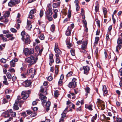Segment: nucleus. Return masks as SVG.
I'll return each mask as SVG.
<instances>
[{"mask_svg":"<svg viewBox=\"0 0 122 122\" xmlns=\"http://www.w3.org/2000/svg\"><path fill=\"white\" fill-rule=\"evenodd\" d=\"M34 17V16L33 14H31L29 13L28 15V18H30V19H32Z\"/></svg>","mask_w":122,"mask_h":122,"instance_id":"4c0bfd02","label":"nucleus"},{"mask_svg":"<svg viewBox=\"0 0 122 122\" xmlns=\"http://www.w3.org/2000/svg\"><path fill=\"white\" fill-rule=\"evenodd\" d=\"M0 62L2 63H5L6 61V60L4 58H2L0 60Z\"/></svg>","mask_w":122,"mask_h":122,"instance_id":"5fc2aeb1","label":"nucleus"},{"mask_svg":"<svg viewBox=\"0 0 122 122\" xmlns=\"http://www.w3.org/2000/svg\"><path fill=\"white\" fill-rule=\"evenodd\" d=\"M58 48V43H56L55 44L54 50Z\"/></svg>","mask_w":122,"mask_h":122,"instance_id":"680f3d73","label":"nucleus"},{"mask_svg":"<svg viewBox=\"0 0 122 122\" xmlns=\"http://www.w3.org/2000/svg\"><path fill=\"white\" fill-rule=\"evenodd\" d=\"M68 16L69 19H70L71 16V11L70 10H68Z\"/></svg>","mask_w":122,"mask_h":122,"instance_id":"72a5a7b5","label":"nucleus"},{"mask_svg":"<svg viewBox=\"0 0 122 122\" xmlns=\"http://www.w3.org/2000/svg\"><path fill=\"white\" fill-rule=\"evenodd\" d=\"M30 36L28 34L26 36L25 38H24V40H22L25 44H30L31 42Z\"/></svg>","mask_w":122,"mask_h":122,"instance_id":"39448f33","label":"nucleus"},{"mask_svg":"<svg viewBox=\"0 0 122 122\" xmlns=\"http://www.w3.org/2000/svg\"><path fill=\"white\" fill-rule=\"evenodd\" d=\"M8 71H10L11 72H15V69L13 68H10L9 69Z\"/></svg>","mask_w":122,"mask_h":122,"instance_id":"8fccbe9b","label":"nucleus"},{"mask_svg":"<svg viewBox=\"0 0 122 122\" xmlns=\"http://www.w3.org/2000/svg\"><path fill=\"white\" fill-rule=\"evenodd\" d=\"M83 44L81 45V48L83 49H86L87 47V45L88 43V41H83Z\"/></svg>","mask_w":122,"mask_h":122,"instance_id":"f8f14e48","label":"nucleus"},{"mask_svg":"<svg viewBox=\"0 0 122 122\" xmlns=\"http://www.w3.org/2000/svg\"><path fill=\"white\" fill-rule=\"evenodd\" d=\"M103 11L104 15H106L107 12V8H106L104 7L103 9Z\"/></svg>","mask_w":122,"mask_h":122,"instance_id":"c9c22d12","label":"nucleus"},{"mask_svg":"<svg viewBox=\"0 0 122 122\" xmlns=\"http://www.w3.org/2000/svg\"><path fill=\"white\" fill-rule=\"evenodd\" d=\"M24 51L25 55H29V49L28 48H25L24 50Z\"/></svg>","mask_w":122,"mask_h":122,"instance_id":"a211bd4d","label":"nucleus"},{"mask_svg":"<svg viewBox=\"0 0 122 122\" xmlns=\"http://www.w3.org/2000/svg\"><path fill=\"white\" fill-rule=\"evenodd\" d=\"M15 62L13 59L10 62V64L11 67H14L15 66Z\"/></svg>","mask_w":122,"mask_h":122,"instance_id":"aec40b11","label":"nucleus"},{"mask_svg":"<svg viewBox=\"0 0 122 122\" xmlns=\"http://www.w3.org/2000/svg\"><path fill=\"white\" fill-rule=\"evenodd\" d=\"M58 68L56 66L55 69V73L56 75H57L58 74L59 70H58Z\"/></svg>","mask_w":122,"mask_h":122,"instance_id":"864d4df0","label":"nucleus"},{"mask_svg":"<svg viewBox=\"0 0 122 122\" xmlns=\"http://www.w3.org/2000/svg\"><path fill=\"white\" fill-rule=\"evenodd\" d=\"M46 100H43L42 102V104L43 106H46Z\"/></svg>","mask_w":122,"mask_h":122,"instance_id":"0e129e2a","label":"nucleus"},{"mask_svg":"<svg viewBox=\"0 0 122 122\" xmlns=\"http://www.w3.org/2000/svg\"><path fill=\"white\" fill-rule=\"evenodd\" d=\"M36 10L35 9H34L31 10L30 11L29 13L31 14H34V13H36Z\"/></svg>","mask_w":122,"mask_h":122,"instance_id":"c756f323","label":"nucleus"},{"mask_svg":"<svg viewBox=\"0 0 122 122\" xmlns=\"http://www.w3.org/2000/svg\"><path fill=\"white\" fill-rule=\"evenodd\" d=\"M54 96L55 97H57L59 95V91L57 90H56L54 92Z\"/></svg>","mask_w":122,"mask_h":122,"instance_id":"cd10ccee","label":"nucleus"},{"mask_svg":"<svg viewBox=\"0 0 122 122\" xmlns=\"http://www.w3.org/2000/svg\"><path fill=\"white\" fill-rule=\"evenodd\" d=\"M107 89L106 86L105 85H104L103 87L102 90L103 92L105 94H106L107 93Z\"/></svg>","mask_w":122,"mask_h":122,"instance_id":"6ab92c4d","label":"nucleus"},{"mask_svg":"<svg viewBox=\"0 0 122 122\" xmlns=\"http://www.w3.org/2000/svg\"><path fill=\"white\" fill-rule=\"evenodd\" d=\"M112 19L113 20V22L114 24H115L116 23V20L115 18L114 17V15L113 14L112 15Z\"/></svg>","mask_w":122,"mask_h":122,"instance_id":"09e8293b","label":"nucleus"},{"mask_svg":"<svg viewBox=\"0 0 122 122\" xmlns=\"http://www.w3.org/2000/svg\"><path fill=\"white\" fill-rule=\"evenodd\" d=\"M10 116V114L8 112H5L4 116L5 117H9Z\"/></svg>","mask_w":122,"mask_h":122,"instance_id":"f704fd0d","label":"nucleus"},{"mask_svg":"<svg viewBox=\"0 0 122 122\" xmlns=\"http://www.w3.org/2000/svg\"><path fill=\"white\" fill-rule=\"evenodd\" d=\"M85 90L86 92L87 93L86 94V95L87 96V93H89L90 92V89L89 87H87L85 88Z\"/></svg>","mask_w":122,"mask_h":122,"instance_id":"412c9836","label":"nucleus"},{"mask_svg":"<svg viewBox=\"0 0 122 122\" xmlns=\"http://www.w3.org/2000/svg\"><path fill=\"white\" fill-rule=\"evenodd\" d=\"M77 79L73 78L71 81L68 84V87L70 88H76L77 86V82L76 81Z\"/></svg>","mask_w":122,"mask_h":122,"instance_id":"f257e3e1","label":"nucleus"},{"mask_svg":"<svg viewBox=\"0 0 122 122\" xmlns=\"http://www.w3.org/2000/svg\"><path fill=\"white\" fill-rule=\"evenodd\" d=\"M7 76L8 79H10L11 77V76L10 72H8L7 74Z\"/></svg>","mask_w":122,"mask_h":122,"instance_id":"ea45409f","label":"nucleus"},{"mask_svg":"<svg viewBox=\"0 0 122 122\" xmlns=\"http://www.w3.org/2000/svg\"><path fill=\"white\" fill-rule=\"evenodd\" d=\"M10 14V12L9 11H6L5 15V18L6 17H8Z\"/></svg>","mask_w":122,"mask_h":122,"instance_id":"58836bf2","label":"nucleus"},{"mask_svg":"<svg viewBox=\"0 0 122 122\" xmlns=\"http://www.w3.org/2000/svg\"><path fill=\"white\" fill-rule=\"evenodd\" d=\"M71 30L68 27L66 30V35L67 36H69L71 35Z\"/></svg>","mask_w":122,"mask_h":122,"instance_id":"4468645a","label":"nucleus"},{"mask_svg":"<svg viewBox=\"0 0 122 122\" xmlns=\"http://www.w3.org/2000/svg\"><path fill=\"white\" fill-rule=\"evenodd\" d=\"M114 122H122V120L121 118H117L116 121H114Z\"/></svg>","mask_w":122,"mask_h":122,"instance_id":"603ef678","label":"nucleus"},{"mask_svg":"<svg viewBox=\"0 0 122 122\" xmlns=\"http://www.w3.org/2000/svg\"><path fill=\"white\" fill-rule=\"evenodd\" d=\"M10 115L12 116L13 117H15L16 116V113L15 112H13L11 113Z\"/></svg>","mask_w":122,"mask_h":122,"instance_id":"338daca9","label":"nucleus"},{"mask_svg":"<svg viewBox=\"0 0 122 122\" xmlns=\"http://www.w3.org/2000/svg\"><path fill=\"white\" fill-rule=\"evenodd\" d=\"M26 35V33L24 30H23L21 33V35L22 36L21 40H24V38Z\"/></svg>","mask_w":122,"mask_h":122,"instance_id":"2eb2a0df","label":"nucleus"},{"mask_svg":"<svg viewBox=\"0 0 122 122\" xmlns=\"http://www.w3.org/2000/svg\"><path fill=\"white\" fill-rule=\"evenodd\" d=\"M70 52L72 56H75V50L74 49L71 48L70 50Z\"/></svg>","mask_w":122,"mask_h":122,"instance_id":"a878e982","label":"nucleus"},{"mask_svg":"<svg viewBox=\"0 0 122 122\" xmlns=\"http://www.w3.org/2000/svg\"><path fill=\"white\" fill-rule=\"evenodd\" d=\"M51 31L53 32L55 29V25L54 24H52L51 25Z\"/></svg>","mask_w":122,"mask_h":122,"instance_id":"c03bdc74","label":"nucleus"},{"mask_svg":"<svg viewBox=\"0 0 122 122\" xmlns=\"http://www.w3.org/2000/svg\"><path fill=\"white\" fill-rule=\"evenodd\" d=\"M34 52V49L33 48H31L29 50V55L33 54Z\"/></svg>","mask_w":122,"mask_h":122,"instance_id":"2f4dec72","label":"nucleus"},{"mask_svg":"<svg viewBox=\"0 0 122 122\" xmlns=\"http://www.w3.org/2000/svg\"><path fill=\"white\" fill-rule=\"evenodd\" d=\"M10 30L12 32L14 33H16L17 32V30L13 28H11L10 29Z\"/></svg>","mask_w":122,"mask_h":122,"instance_id":"49530a36","label":"nucleus"},{"mask_svg":"<svg viewBox=\"0 0 122 122\" xmlns=\"http://www.w3.org/2000/svg\"><path fill=\"white\" fill-rule=\"evenodd\" d=\"M34 56L32 55L30 56L29 57H28L25 59L26 61L30 63L28 64L29 66H31L35 64V61H33Z\"/></svg>","mask_w":122,"mask_h":122,"instance_id":"f03ea898","label":"nucleus"},{"mask_svg":"<svg viewBox=\"0 0 122 122\" xmlns=\"http://www.w3.org/2000/svg\"><path fill=\"white\" fill-rule=\"evenodd\" d=\"M68 107H66L63 111V112L62 113V116L61 117L62 118H64L66 117V113L68 111H72L71 109L70 108L69 109H70L69 110H68Z\"/></svg>","mask_w":122,"mask_h":122,"instance_id":"1a4fd4ad","label":"nucleus"},{"mask_svg":"<svg viewBox=\"0 0 122 122\" xmlns=\"http://www.w3.org/2000/svg\"><path fill=\"white\" fill-rule=\"evenodd\" d=\"M98 47H97L96 48L95 53L96 54V58L98 56Z\"/></svg>","mask_w":122,"mask_h":122,"instance_id":"37998d69","label":"nucleus"},{"mask_svg":"<svg viewBox=\"0 0 122 122\" xmlns=\"http://www.w3.org/2000/svg\"><path fill=\"white\" fill-rule=\"evenodd\" d=\"M73 72L72 71H70L67 73L66 75V78H68L72 76Z\"/></svg>","mask_w":122,"mask_h":122,"instance_id":"5701e85b","label":"nucleus"},{"mask_svg":"<svg viewBox=\"0 0 122 122\" xmlns=\"http://www.w3.org/2000/svg\"><path fill=\"white\" fill-rule=\"evenodd\" d=\"M5 20L2 21V22H5V24H7L9 21V20L8 19L6 18V17L5 18Z\"/></svg>","mask_w":122,"mask_h":122,"instance_id":"a18cd8bd","label":"nucleus"},{"mask_svg":"<svg viewBox=\"0 0 122 122\" xmlns=\"http://www.w3.org/2000/svg\"><path fill=\"white\" fill-rule=\"evenodd\" d=\"M9 32L8 30H4L3 31V33L6 35L5 36L7 38H9V40L12 41L15 39V37H13V34H9Z\"/></svg>","mask_w":122,"mask_h":122,"instance_id":"7ed1b4c3","label":"nucleus"},{"mask_svg":"<svg viewBox=\"0 0 122 122\" xmlns=\"http://www.w3.org/2000/svg\"><path fill=\"white\" fill-rule=\"evenodd\" d=\"M9 6L12 7L13 5H15V3L13 1H10L8 4Z\"/></svg>","mask_w":122,"mask_h":122,"instance_id":"4be33fe9","label":"nucleus"},{"mask_svg":"<svg viewBox=\"0 0 122 122\" xmlns=\"http://www.w3.org/2000/svg\"><path fill=\"white\" fill-rule=\"evenodd\" d=\"M54 62V59H50V62L49 63V65L51 66L52 64V63Z\"/></svg>","mask_w":122,"mask_h":122,"instance_id":"e433bc0d","label":"nucleus"},{"mask_svg":"<svg viewBox=\"0 0 122 122\" xmlns=\"http://www.w3.org/2000/svg\"><path fill=\"white\" fill-rule=\"evenodd\" d=\"M97 107H105V103L103 101L99 98L97 99Z\"/></svg>","mask_w":122,"mask_h":122,"instance_id":"423d86ee","label":"nucleus"},{"mask_svg":"<svg viewBox=\"0 0 122 122\" xmlns=\"http://www.w3.org/2000/svg\"><path fill=\"white\" fill-rule=\"evenodd\" d=\"M39 38L41 40H43L45 38L44 36L43 35H41L40 36Z\"/></svg>","mask_w":122,"mask_h":122,"instance_id":"4d7b16f0","label":"nucleus"},{"mask_svg":"<svg viewBox=\"0 0 122 122\" xmlns=\"http://www.w3.org/2000/svg\"><path fill=\"white\" fill-rule=\"evenodd\" d=\"M99 5L98 4L95 7V10L96 12L97 13L98 10H99Z\"/></svg>","mask_w":122,"mask_h":122,"instance_id":"7c9ffc66","label":"nucleus"},{"mask_svg":"<svg viewBox=\"0 0 122 122\" xmlns=\"http://www.w3.org/2000/svg\"><path fill=\"white\" fill-rule=\"evenodd\" d=\"M66 44L67 46H72V45L70 43L69 40H66Z\"/></svg>","mask_w":122,"mask_h":122,"instance_id":"c85d7f7f","label":"nucleus"},{"mask_svg":"<svg viewBox=\"0 0 122 122\" xmlns=\"http://www.w3.org/2000/svg\"><path fill=\"white\" fill-rule=\"evenodd\" d=\"M46 16V18L48 20L50 21L52 20L53 19V18L52 16Z\"/></svg>","mask_w":122,"mask_h":122,"instance_id":"79ce46f5","label":"nucleus"},{"mask_svg":"<svg viewBox=\"0 0 122 122\" xmlns=\"http://www.w3.org/2000/svg\"><path fill=\"white\" fill-rule=\"evenodd\" d=\"M117 43L118 44L117 47H118L120 49H121L122 46V38L120 37L118 39Z\"/></svg>","mask_w":122,"mask_h":122,"instance_id":"6e6552de","label":"nucleus"},{"mask_svg":"<svg viewBox=\"0 0 122 122\" xmlns=\"http://www.w3.org/2000/svg\"><path fill=\"white\" fill-rule=\"evenodd\" d=\"M19 98H18L17 100H16L15 101V103L14 104V105L13 107H18V106H19L20 107H21V105L23 104L25 101L20 100Z\"/></svg>","mask_w":122,"mask_h":122,"instance_id":"20e7f679","label":"nucleus"},{"mask_svg":"<svg viewBox=\"0 0 122 122\" xmlns=\"http://www.w3.org/2000/svg\"><path fill=\"white\" fill-rule=\"evenodd\" d=\"M54 50L56 53L60 55L62 53V52L59 48L55 49Z\"/></svg>","mask_w":122,"mask_h":122,"instance_id":"b1692460","label":"nucleus"},{"mask_svg":"<svg viewBox=\"0 0 122 122\" xmlns=\"http://www.w3.org/2000/svg\"><path fill=\"white\" fill-rule=\"evenodd\" d=\"M97 114H96L92 118L91 120L92 122H94V120H96L97 117Z\"/></svg>","mask_w":122,"mask_h":122,"instance_id":"bb28decb","label":"nucleus"},{"mask_svg":"<svg viewBox=\"0 0 122 122\" xmlns=\"http://www.w3.org/2000/svg\"><path fill=\"white\" fill-rule=\"evenodd\" d=\"M39 96L40 99L42 100L44 99H46L47 98V97L44 95H43L41 93H40L39 94Z\"/></svg>","mask_w":122,"mask_h":122,"instance_id":"dca6fc26","label":"nucleus"},{"mask_svg":"<svg viewBox=\"0 0 122 122\" xmlns=\"http://www.w3.org/2000/svg\"><path fill=\"white\" fill-rule=\"evenodd\" d=\"M51 103L50 101H48L46 102V107H50L51 105Z\"/></svg>","mask_w":122,"mask_h":122,"instance_id":"3c124183","label":"nucleus"},{"mask_svg":"<svg viewBox=\"0 0 122 122\" xmlns=\"http://www.w3.org/2000/svg\"><path fill=\"white\" fill-rule=\"evenodd\" d=\"M47 7L48 8V10H52L51 4H48L47 5Z\"/></svg>","mask_w":122,"mask_h":122,"instance_id":"052dcab7","label":"nucleus"},{"mask_svg":"<svg viewBox=\"0 0 122 122\" xmlns=\"http://www.w3.org/2000/svg\"><path fill=\"white\" fill-rule=\"evenodd\" d=\"M53 55L51 53V54H50L49 55V59H53Z\"/></svg>","mask_w":122,"mask_h":122,"instance_id":"69168bd1","label":"nucleus"},{"mask_svg":"<svg viewBox=\"0 0 122 122\" xmlns=\"http://www.w3.org/2000/svg\"><path fill=\"white\" fill-rule=\"evenodd\" d=\"M29 96V94L26 93L22 96V99L24 100L26 99Z\"/></svg>","mask_w":122,"mask_h":122,"instance_id":"473e14b6","label":"nucleus"},{"mask_svg":"<svg viewBox=\"0 0 122 122\" xmlns=\"http://www.w3.org/2000/svg\"><path fill=\"white\" fill-rule=\"evenodd\" d=\"M52 6L54 8H56L58 6L57 4V3H53L52 5Z\"/></svg>","mask_w":122,"mask_h":122,"instance_id":"de8ad7c7","label":"nucleus"},{"mask_svg":"<svg viewBox=\"0 0 122 122\" xmlns=\"http://www.w3.org/2000/svg\"><path fill=\"white\" fill-rule=\"evenodd\" d=\"M21 115L24 117H26V113L25 112H23L21 114Z\"/></svg>","mask_w":122,"mask_h":122,"instance_id":"774afa93","label":"nucleus"},{"mask_svg":"<svg viewBox=\"0 0 122 122\" xmlns=\"http://www.w3.org/2000/svg\"><path fill=\"white\" fill-rule=\"evenodd\" d=\"M0 37H1L3 41L6 42L7 41V39L6 38L4 37V35L3 34H1L0 35Z\"/></svg>","mask_w":122,"mask_h":122,"instance_id":"393cba45","label":"nucleus"},{"mask_svg":"<svg viewBox=\"0 0 122 122\" xmlns=\"http://www.w3.org/2000/svg\"><path fill=\"white\" fill-rule=\"evenodd\" d=\"M52 10H47L46 13V16H51L52 14Z\"/></svg>","mask_w":122,"mask_h":122,"instance_id":"ddd939ff","label":"nucleus"},{"mask_svg":"<svg viewBox=\"0 0 122 122\" xmlns=\"http://www.w3.org/2000/svg\"><path fill=\"white\" fill-rule=\"evenodd\" d=\"M76 10L77 11H78L79 10L80 7L79 5H76Z\"/></svg>","mask_w":122,"mask_h":122,"instance_id":"e2e57ef3","label":"nucleus"},{"mask_svg":"<svg viewBox=\"0 0 122 122\" xmlns=\"http://www.w3.org/2000/svg\"><path fill=\"white\" fill-rule=\"evenodd\" d=\"M105 120L106 121H105L104 122H109V121H107V120H109L110 119V118L109 117H104Z\"/></svg>","mask_w":122,"mask_h":122,"instance_id":"13d9d810","label":"nucleus"},{"mask_svg":"<svg viewBox=\"0 0 122 122\" xmlns=\"http://www.w3.org/2000/svg\"><path fill=\"white\" fill-rule=\"evenodd\" d=\"M43 15V11L42 10H41L40 13V15L41 17H42Z\"/></svg>","mask_w":122,"mask_h":122,"instance_id":"6e6d98bb","label":"nucleus"},{"mask_svg":"<svg viewBox=\"0 0 122 122\" xmlns=\"http://www.w3.org/2000/svg\"><path fill=\"white\" fill-rule=\"evenodd\" d=\"M24 83L25 84V86L27 87H29L31 85V84L32 83V82L30 80H27L24 82Z\"/></svg>","mask_w":122,"mask_h":122,"instance_id":"9d476101","label":"nucleus"},{"mask_svg":"<svg viewBox=\"0 0 122 122\" xmlns=\"http://www.w3.org/2000/svg\"><path fill=\"white\" fill-rule=\"evenodd\" d=\"M33 68H31L30 69L29 71L27 70V73H32L33 71Z\"/></svg>","mask_w":122,"mask_h":122,"instance_id":"a19ab883","label":"nucleus"},{"mask_svg":"<svg viewBox=\"0 0 122 122\" xmlns=\"http://www.w3.org/2000/svg\"><path fill=\"white\" fill-rule=\"evenodd\" d=\"M31 22L30 20H27V25L26 26V28L28 30H30L32 28V26L31 25Z\"/></svg>","mask_w":122,"mask_h":122,"instance_id":"9b49d317","label":"nucleus"},{"mask_svg":"<svg viewBox=\"0 0 122 122\" xmlns=\"http://www.w3.org/2000/svg\"><path fill=\"white\" fill-rule=\"evenodd\" d=\"M83 70H84V74L86 75H87L89 73V71L90 70V67L87 66H83Z\"/></svg>","mask_w":122,"mask_h":122,"instance_id":"0eeeda50","label":"nucleus"},{"mask_svg":"<svg viewBox=\"0 0 122 122\" xmlns=\"http://www.w3.org/2000/svg\"><path fill=\"white\" fill-rule=\"evenodd\" d=\"M99 37H96L95 40L94 42V45L95 46L97 45L98 44V41L99 40Z\"/></svg>","mask_w":122,"mask_h":122,"instance_id":"f3484780","label":"nucleus"},{"mask_svg":"<svg viewBox=\"0 0 122 122\" xmlns=\"http://www.w3.org/2000/svg\"><path fill=\"white\" fill-rule=\"evenodd\" d=\"M52 79V77L51 76H49L47 78V80L49 81H51Z\"/></svg>","mask_w":122,"mask_h":122,"instance_id":"bf43d9fd","label":"nucleus"}]
</instances>
